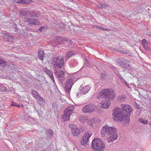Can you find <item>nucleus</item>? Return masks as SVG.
<instances>
[{"label":"nucleus","instance_id":"nucleus-1","mask_svg":"<svg viewBox=\"0 0 151 151\" xmlns=\"http://www.w3.org/2000/svg\"><path fill=\"white\" fill-rule=\"evenodd\" d=\"M133 111L130 105L122 104L121 108L116 107L113 110V119L116 121L124 120L125 123L128 124L130 122V116Z\"/></svg>","mask_w":151,"mask_h":151},{"label":"nucleus","instance_id":"nucleus-2","mask_svg":"<svg viewBox=\"0 0 151 151\" xmlns=\"http://www.w3.org/2000/svg\"><path fill=\"white\" fill-rule=\"evenodd\" d=\"M91 147L93 151H103L105 148V145L100 139L96 138L92 142Z\"/></svg>","mask_w":151,"mask_h":151},{"label":"nucleus","instance_id":"nucleus-3","mask_svg":"<svg viewBox=\"0 0 151 151\" xmlns=\"http://www.w3.org/2000/svg\"><path fill=\"white\" fill-rule=\"evenodd\" d=\"M99 96L106 100L112 99L115 96V92L112 88L104 89L100 91Z\"/></svg>","mask_w":151,"mask_h":151},{"label":"nucleus","instance_id":"nucleus-4","mask_svg":"<svg viewBox=\"0 0 151 151\" xmlns=\"http://www.w3.org/2000/svg\"><path fill=\"white\" fill-rule=\"evenodd\" d=\"M107 134L109 137L107 138L109 142H111L116 140L118 138V134L116 133V130L115 128L113 127L108 126Z\"/></svg>","mask_w":151,"mask_h":151},{"label":"nucleus","instance_id":"nucleus-5","mask_svg":"<svg viewBox=\"0 0 151 151\" xmlns=\"http://www.w3.org/2000/svg\"><path fill=\"white\" fill-rule=\"evenodd\" d=\"M74 106L72 105L68 107L64 111V114L62 116V121L64 122L68 120L70 115L72 114L74 109Z\"/></svg>","mask_w":151,"mask_h":151},{"label":"nucleus","instance_id":"nucleus-6","mask_svg":"<svg viewBox=\"0 0 151 151\" xmlns=\"http://www.w3.org/2000/svg\"><path fill=\"white\" fill-rule=\"evenodd\" d=\"M93 134V132L91 131H88L85 133L83 137V139L81 140V146L82 148L88 147V141L89 138Z\"/></svg>","mask_w":151,"mask_h":151},{"label":"nucleus","instance_id":"nucleus-7","mask_svg":"<svg viewBox=\"0 0 151 151\" xmlns=\"http://www.w3.org/2000/svg\"><path fill=\"white\" fill-rule=\"evenodd\" d=\"M96 108L95 105L90 104L86 105L82 109V111L84 113H91L93 112Z\"/></svg>","mask_w":151,"mask_h":151},{"label":"nucleus","instance_id":"nucleus-8","mask_svg":"<svg viewBox=\"0 0 151 151\" xmlns=\"http://www.w3.org/2000/svg\"><path fill=\"white\" fill-rule=\"evenodd\" d=\"M74 81L73 78H70L68 79L65 83V91L67 93H70L71 88L74 83Z\"/></svg>","mask_w":151,"mask_h":151},{"label":"nucleus","instance_id":"nucleus-9","mask_svg":"<svg viewBox=\"0 0 151 151\" xmlns=\"http://www.w3.org/2000/svg\"><path fill=\"white\" fill-rule=\"evenodd\" d=\"M53 61L54 63V65L55 68H61L64 64V58L62 57L60 59L59 57H57L55 58Z\"/></svg>","mask_w":151,"mask_h":151},{"label":"nucleus","instance_id":"nucleus-10","mask_svg":"<svg viewBox=\"0 0 151 151\" xmlns=\"http://www.w3.org/2000/svg\"><path fill=\"white\" fill-rule=\"evenodd\" d=\"M26 22H28L31 25H38L40 24V21L38 19L32 18H26Z\"/></svg>","mask_w":151,"mask_h":151},{"label":"nucleus","instance_id":"nucleus-11","mask_svg":"<svg viewBox=\"0 0 151 151\" xmlns=\"http://www.w3.org/2000/svg\"><path fill=\"white\" fill-rule=\"evenodd\" d=\"M101 104L102 108L107 109L110 105V102L109 100H107L101 102Z\"/></svg>","mask_w":151,"mask_h":151},{"label":"nucleus","instance_id":"nucleus-12","mask_svg":"<svg viewBox=\"0 0 151 151\" xmlns=\"http://www.w3.org/2000/svg\"><path fill=\"white\" fill-rule=\"evenodd\" d=\"M55 73L57 77L62 78L64 77L65 73L63 70H60L59 71H56Z\"/></svg>","mask_w":151,"mask_h":151},{"label":"nucleus","instance_id":"nucleus-13","mask_svg":"<svg viewBox=\"0 0 151 151\" xmlns=\"http://www.w3.org/2000/svg\"><path fill=\"white\" fill-rule=\"evenodd\" d=\"M33 13V11H27L22 12L21 14L23 16L31 17L32 14Z\"/></svg>","mask_w":151,"mask_h":151},{"label":"nucleus","instance_id":"nucleus-14","mask_svg":"<svg viewBox=\"0 0 151 151\" xmlns=\"http://www.w3.org/2000/svg\"><path fill=\"white\" fill-rule=\"evenodd\" d=\"M4 39H6V40H7L10 42H12L14 40V38L13 36H11L8 34H6L4 36Z\"/></svg>","mask_w":151,"mask_h":151},{"label":"nucleus","instance_id":"nucleus-15","mask_svg":"<svg viewBox=\"0 0 151 151\" xmlns=\"http://www.w3.org/2000/svg\"><path fill=\"white\" fill-rule=\"evenodd\" d=\"M108 126L106 125L104 126L101 130V134L102 137L105 136V134H107V129Z\"/></svg>","mask_w":151,"mask_h":151},{"label":"nucleus","instance_id":"nucleus-16","mask_svg":"<svg viewBox=\"0 0 151 151\" xmlns=\"http://www.w3.org/2000/svg\"><path fill=\"white\" fill-rule=\"evenodd\" d=\"M90 88L89 86L87 85L82 88L81 90V93L83 94H85L89 91Z\"/></svg>","mask_w":151,"mask_h":151},{"label":"nucleus","instance_id":"nucleus-17","mask_svg":"<svg viewBox=\"0 0 151 151\" xmlns=\"http://www.w3.org/2000/svg\"><path fill=\"white\" fill-rule=\"evenodd\" d=\"M126 60L124 59L120 58H118L116 59V64L119 65L121 66L124 64V63H125Z\"/></svg>","mask_w":151,"mask_h":151},{"label":"nucleus","instance_id":"nucleus-18","mask_svg":"<svg viewBox=\"0 0 151 151\" xmlns=\"http://www.w3.org/2000/svg\"><path fill=\"white\" fill-rule=\"evenodd\" d=\"M80 130L77 128L75 129H73L72 131L73 135L74 136H77L80 133Z\"/></svg>","mask_w":151,"mask_h":151},{"label":"nucleus","instance_id":"nucleus-19","mask_svg":"<svg viewBox=\"0 0 151 151\" xmlns=\"http://www.w3.org/2000/svg\"><path fill=\"white\" fill-rule=\"evenodd\" d=\"M75 53L72 51H69L65 54V58L66 60L74 55Z\"/></svg>","mask_w":151,"mask_h":151},{"label":"nucleus","instance_id":"nucleus-20","mask_svg":"<svg viewBox=\"0 0 151 151\" xmlns=\"http://www.w3.org/2000/svg\"><path fill=\"white\" fill-rule=\"evenodd\" d=\"M44 55V51L41 50H40L38 52V57L40 59L42 60H43V56Z\"/></svg>","mask_w":151,"mask_h":151},{"label":"nucleus","instance_id":"nucleus-21","mask_svg":"<svg viewBox=\"0 0 151 151\" xmlns=\"http://www.w3.org/2000/svg\"><path fill=\"white\" fill-rule=\"evenodd\" d=\"M46 134L48 137H52L53 135V130L51 129H49L47 131Z\"/></svg>","mask_w":151,"mask_h":151},{"label":"nucleus","instance_id":"nucleus-22","mask_svg":"<svg viewBox=\"0 0 151 151\" xmlns=\"http://www.w3.org/2000/svg\"><path fill=\"white\" fill-rule=\"evenodd\" d=\"M106 72L105 71H103L101 73L100 78L101 80H104L105 79V77L106 76Z\"/></svg>","mask_w":151,"mask_h":151},{"label":"nucleus","instance_id":"nucleus-23","mask_svg":"<svg viewBox=\"0 0 151 151\" xmlns=\"http://www.w3.org/2000/svg\"><path fill=\"white\" fill-rule=\"evenodd\" d=\"M108 6L107 4L101 3L98 6V7L99 8H106Z\"/></svg>","mask_w":151,"mask_h":151},{"label":"nucleus","instance_id":"nucleus-24","mask_svg":"<svg viewBox=\"0 0 151 151\" xmlns=\"http://www.w3.org/2000/svg\"><path fill=\"white\" fill-rule=\"evenodd\" d=\"M31 92L36 99L37 98H38L39 95H38V93L35 90H32Z\"/></svg>","mask_w":151,"mask_h":151},{"label":"nucleus","instance_id":"nucleus-25","mask_svg":"<svg viewBox=\"0 0 151 151\" xmlns=\"http://www.w3.org/2000/svg\"><path fill=\"white\" fill-rule=\"evenodd\" d=\"M6 62L1 60L0 61V66L5 68L6 66Z\"/></svg>","mask_w":151,"mask_h":151},{"label":"nucleus","instance_id":"nucleus-26","mask_svg":"<svg viewBox=\"0 0 151 151\" xmlns=\"http://www.w3.org/2000/svg\"><path fill=\"white\" fill-rule=\"evenodd\" d=\"M6 90V88L4 86L2 85H0V91H2L4 92Z\"/></svg>","mask_w":151,"mask_h":151},{"label":"nucleus","instance_id":"nucleus-27","mask_svg":"<svg viewBox=\"0 0 151 151\" xmlns=\"http://www.w3.org/2000/svg\"><path fill=\"white\" fill-rule=\"evenodd\" d=\"M52 106L53 109L55 110L56 109H57V104L55 102H53L52 103Z\"/></svg>","mask_w":151,"mask_h":151},{"label":"nucleus","instance_id":"nucleus-28","mask_svg":"<svg viewBox=\"0 0 151 151\" xmlns=\"http://www.w3.org/2000/svg\"><path fill=\"white\" fill-rule=\"evenodd\" d=\"M33 13H32L31 15V17H34L35 18L37 17L40 16V15L39 14H37L36 13H34V12L33 11Z\"/></svg>","mask_w":151,"mask_h":151},{"label":"nucleus","instance_id":"nucleus-29","mask_svg":"<svg viewBox=\"0 0 151 151\" xmlns=\"http://www.w3.org/2000/svg\"><path fill=\"white\" fill-rule=\"evenodd\" d=\"M69 127L71 129L72 131L73 129H75L77 128L76 125L73 124H70L69 125Z\"/></svg>","mask_w":151,"mask_h":151},{"label":"nucleus","instance_id":"nucleus-30","mask_svg":"<svg viewBox=\"0 0 151 151\" xmlns=\"http://www.w3.org/2000/svg\"><path fill=\"white\" fill-rule=\"evenodd\" d=\"M36 99L37 100H38L39 101H40L43 103V102H45V100L43 98H42L40 95H39L38 98H37Z\"/></svg>","mask_w":151,"mask_h":151},{"label":"nucleus","instance_id":"nucleus-31","mask_svg":"<svg viewBox=\"0 0 151 151\" xmlns=\"http://www.w3.org/2000/svg\"><path fill=\"white\" fill-rule=\"evenodd\" d=\"M43 70L49 76L50 75V74H51L52 73L50 72V71L48 70L47 68H44L43 69Z\"/></svg>","mask_w":151,"mask_h":151},{"label":"nucleus","instance_id":"nucleus-32","mask_svg":"<svg viewBox=\"0 0 151 151\" xmlns=\"http://www.w3.org/2000/svg\"><path fill=\"white\" fill-rule=\"evenodd\" d=\"M91 65L90 63L88 62L87 60L85 59V62H84V65L87 67H89Z\"/></svg>","mask_w":151,"mask_h":151},{"label":"nucleus","instance_id":"nucleus-33","mask_svg":"<svg viewBox=\"0 0 151 151\" xmlns=\"http://www.w3.org/2000/svg\"><path fill=\"white\" fill-rule=\"evenodd\" d=\"M79 120L81 123H84L86 120L84 117L83 116H81L79 117Z\"/></svg>","mask_w":151,"mask_h":151},{"label":"nucleus","instance_id":"nucleus-34","mask_svg":"<svg viewBox=\"0 0 151 151\" xmlns=\"http://www.w3.org/2000/svg\"><path fill=\"white\" fill-rule=\"evenodd\" d=\"M139 122L145 124H147L148 123V121L147 120H144L142 119H140Z\"/></svg>","mask_w":151,"mask_h":151},{"label":"nucleus","instance_id":"nucleus-35","mask_svg":"<svg viewBox=\"0 0 151 151\" xmlns=\"http://www.w3.org/2000/svg\"><path fill=\"white\" fill-rule=\"evenodd\" d=\"M11 106H17L18 107H20V105L19 104H17V103L14 102H12V103L11 104Z\"/></svg>","mask_w":151,"mask_h":151},{"label":"nucleus","instance_id":"nucleus-36","mask_svg":"<svg viewBox=\"0 0 151 151\" xmlns=\"http://www.w3.org/2000/svg\"><path fill=\"white\" fill-rule=\"evenodd\" d=\"M30 3L29 0H24L22 4H27Z\"/></svg>","mask_w":151,"mask_h":151},{"label":"nucleus","instance_id":"nucleus-37","mask_svg":"<svg viewBox=\"0 0 151 151\" xmlns=\"http://www.w3.org/2000/svg\"><path fill=\"white\" fill-rule=\"evenodd\" d=\"M88 124L91 127H92L93 126V122L91 120L88 121Z\"/></svg>","mask_w":151,"mask_h":151},{"label":"nucleus","instance_id":"nucleus-38","mask_svg":"<svg viewBox=\"0 0 151 151\" xmlns=\"http://www.w3.org/2000/svg\"><path fill=\"white\" fill-rule=\"evenodd\" d=\"M119 98L121 100H123L125 98L126 96L124 95H121L119 96Z\"/></svg>","mask_w":151,"mask_h":151},{"label":"nucleus","instance_id":"nucleus-39","mask_svg":"<svg viewBox=\"0 0 151 151\" xmlns=\"http://www.w3.org/2000/svg\"><path fill=\"white\" fill-rule=\"evenodd\" d=\"M116 75L118 77L120 80L121 81L124 80L122 76L119 73H118V74H116Z\"/></svg>","mask_w":151,"mask_h":151},{"label":"nucleus","instance_id":"nucleus-40","mask_svg":"<svg viewBox=\"0 0 151 151\" xmlns=\"http://www.w3.org/2000/svg\"><path fill=\"white\" fill-rule=\"evenodd\" d=\"M119 52L121 53L124 54H127L128 52L126 50H121L119 51Z\"/></svg>","mask_w":151,"mask_h":151},{"label":"nucleus","instance_id":"nucleus-41","mask_svg":"<svg viewBox=\"0 0 151 151\" xmlns=\"http://www.w3.org/2000/svg\"><path fill=\"white\" fill-rule=\"evenodd\" d=\"M129 2L132 3H136L139 0H127Z\"/></svg>","mask_w":151,"mask_h":151},{"label":"nucleus","instance_id":"nucleus-42","mask_svg":"<svg viewBox=\"0 0 151 151\" xmlns=\"http://www.w3.org/2000/svg\"><path fill=\"white\" fill-rule=\"evenodd\" d=\"M49 77L53 81V82H54V78L53 76V74L52 73H51V74H50V75L49 76Z\"/></svg>","mask_w":151,"mask_h":151},{"label":"nucleus","instance_id":"nucleus-43","mask_svg":"<svg viewBox=\"0 0 151 151\" xmlns=\"http://www.w3.org/2000/svg\"><path fill=\"white\" fill-rule=\"evenodd\" d=\"M126 68L129 70H131L132 69V67L129 65L128 64L126 66Z\"/></svg>","mask_w":151,"mask_h":151},{"label":"nucleus","instance_id":"nucleus-44","mask_svg":"<svg viewBox=\"0 0 151 151\" xmlns=\"http://www.w3.org/2000/svg\"><path fill=\"white\" fill-rule=\"evenodd\" d=\"M45 26H42L39 29V30L40 32H41L43 30L45 29Z\"/></svg>","mask_w":151,"mask_h":151},{"label":"nucleus","instance_id":"nucleus-45","mask_svg":"<svg viewBox=\"0 0 151 151\" xmlns=\"http://www.w3.org/2000/svg\"><path fill=\"white\" fill-rule=\"evenodd\" d=\"M113 70L114 71V73L116 74H118L119 71L117 70L116 69V68H115V69H114Z\"/></svg>","mask_w":151,"mask_h":151},{"label":"nucleus","instance_id":"nucleus-46","mask_svg":"<svg viewBox=\"0 0 151 151\" xmlns=\"http://www.w3.org/2000/svg\"><path fill=\"white\" fill-rule=\"evenodd\" d=\"M142 45H144L146 43H147V42L145 39H144L142 40Z\"/></svg>","mask_w":151,"mask_h":151},{"label":"nucleus","instance_id":"nucleus-47","mask_svg":"<svg viewBox=\"0 0 151 151\" xmlns=\"http://www.w3.org/2000/svg\"><path fill=\"white\" fill-rule=\"evenodd\" d=\"M127 64H126V63H124V64L122 65L121 66L122 68H126V66H127Z\"/></svg>","mask_w":151,"mask_h":151},{"label":"nucleus","instance_id":"nucleus-48","mask_svg":"<svg viewBox=\"0 0 151 151\" xmlns=\"http://www.w3.org/2000/svg\"><path fill=\"white\" fill-rule=\"evenodd\" d=\"M134 106L136 108L138 109H140L139 106V105H138L137 104L135 103V104H134Z\"/></svg>","mask_w":151,"mask_h":151},{"label":"nucleus","instance_id":"nucleus-49","mask_svg":"<svg viewBox=\"0 0 151 151\" xmlns=\"http://www.w3.org/2000/svg\"><path fill=\"white\" fill-rule=\"evenodd\" d=\"M123 81L124 82L125 85L127 87L129 88V84H128V83L125 80H124Z\"/></svg>","mask_w":151,"mask_h":151},{"label":"nucleus","instance_id":"nucleus-50","mask_svg":"<svg viewBox=\"0 0 151 151\" xmlns=\"http://www.w3.org/2000/svg\"><path fill=\"white\" fill-rule=\"evenodd\" d=\"M72 41L70 40V41H69V42L68 43V45H69L71 44H72Z\"/></svg>","mask_w":151,"mask_h":151},{"label":"nucleus","instance_id":"nucleus-51","mask_svg":"<svg viewBox=\"0 0 151 151\" xmlns=\"http://www.w3.org/2000/svg\"><path fill=\"white\" fill-rule=\"evenodd\" d=\"M97 28L99 30H102V29L103 28L100 26L98 27Z\"/></svg>","mask_w":151,"mask_h":151},{"label":"nucleus","instance_id":"nucleus-52","mask_svg":"<svg viewBox=\"0 0 151 151\" xmlns=\"http://www.w3.org/2000/svg\"><path fill=\"white\" fill-rule=\"evenodd\" d=\"M109 30H110V29H109L103 28V29H102V30H104V31H108Z\"/></svg>","mask_w":151,"mask_h":151},{"label":"nucleus","instance_id":"nucleus-53","mask_svg":"<svg viewBox=\"0 0 151 151\" xmlns=\"http://www.w3.org/2000/svg\"><path fill=\"white\" fill-rule=\"evenodd\" d=\"M16 3L18 4H20V0H17L16 1Z\"/></svg>","mask_w":151,"mask_h":151},{"label":"nucleus","instance_id":"nucleus-54","mask_svg":"<svg viewBox=\"0 0 151 151\" xmlns=\"http://www.w3.org/2000/svg\"><path fill=\"white\" fill-rule=\"evenodd\" d=\"M110 67L111 68V69L113 70L114 68L115 69V67L113 66L112 65H111L110 66Z\"/></svg>","mask_w":151,"mask_h":151},{"label":"nucleus","instance_id":"nucleus-55","mask_svg":"<svg viewBox=\"0 0 151 151\" xmlns=\"http://www.w3.org/2000/svg\"><path fill=\"white\" fill-rule=\"evenodd\" d=\"M110 67L111 68V69L113 70L114 68L115 69V67L113 66L112 65H111L110 66Z\"/></svg>","mask_w":151,"mask_h":151},{"label":"nucleus","instance_id":"nucleus-56","mask_svg":"<svg viewBox=\"0 0 151 151\" xmlns=\"http://www.w3.org/2000/svg\"><path fill=\"white\" fill-rule=\"evenodd\" d=\"M81 129L82 131H83L84 130V127H82L81 128Z\"/></svg>","mask_w":151,"mask_h":151},{"label":"nucleus","instance_id":"nucleus-57","mask_svg":"<svg viewBox=\"0 0 151 151\" xmlns=\"http://www.w3.org/2000/svg\"><path fill=\"white\" fill-rule=\"evenodd\" d=\"M38 115H39V116H41V117H42V116L41 115V114H40V113H39L38 112Z\"/></svg>","mask_w":151,"mask_h":151},{"label":"nucleus","instance_id":"nucleus-58","mask_svg":"<svg viewBox=\"0 0 151 151\" xmlns=\"http://www.w3.org/2000/svg\"><path fill=\"white\" fill-rule=\"evenodd\" d=\"M64 40L66 42H68V39L66 38Z\"/></svg>","mask_w":151,"mask_h":151},{"label":"nucleus","instance_id":"nucleus-59","mask_svg":"<svg viewBox=\"0 0 151 151\" xmlns=\"http://www.w3.org/2000/svg\"><path fill=\"white\" fill-rule=\"evenodd\" d=\"M22 107L23 106L22 105Z\"/></svg>","mask_w":151,"mask_h":151}]
</instances>
